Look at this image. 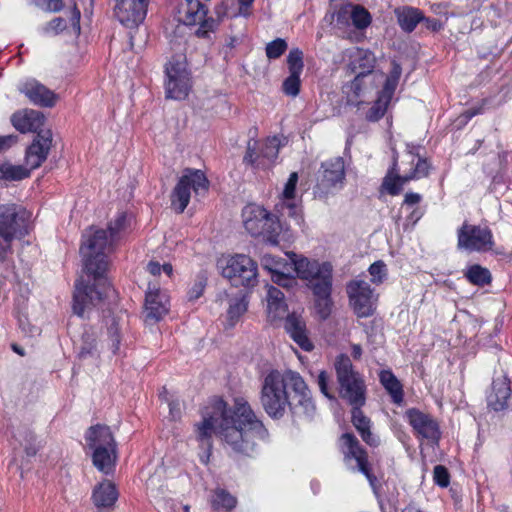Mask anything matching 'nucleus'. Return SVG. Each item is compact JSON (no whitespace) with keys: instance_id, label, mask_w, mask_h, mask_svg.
Here are the masks:
<instances>
[{"instance_id":"26","label":"nucleus","mask_w":512,"mask_h":512,"mask_svg":"<svg viewBox=\"0 0 512 512\" xmlns=\"http://www.w3.org/2000/svg\"><path fill=\"white\" fill-rule=\"evenodd\" d=\"M511 396L510 381L506 375L494 378L492 388L487 396L488 406L495 411H501L507 407Z\"/></svg>"},{"instance_id":"33","label":"nucleus","mask_w":512,"mask_h":512,"mask_svg":"<svg viewBox=\"0 0 512 512\" xmlns=\"http://www.w3.org/2000/svg\"><path fill=\"white\" fill-rule=\"evenodd\" d=\"M379 380L383 387L390 394L392 401L400 405L403 402V388L400 381L390 370H382L379 373Z\"/></svg>"},{"instance_id":"46","label":"nucleus","mask_w":512,"mask_h":512,"mask_svg":"<svg viewBox=\"0 0 512 512\" xmlns=\"http://www.w3.org/2000/svg\"><path fill=\"white\" fill-rule=\"evenodd\" d=\"M287 42L282 38H277L266 45V56L269 59H278L287 49Z\"/></svg>"},{"instance_id":"21","label":"nucleus","mask_w":512,"mask_h":512,"mask_svg":"<svg viewBox=\"0 0 512 512\" xmlns=\"http://www.w3.org/2000/svg\"><path fill=\"white\" fill-rule=\"evenodd\" d=\"M52 145V132L50 130H40L33 142L26 149L25 162L30 170L39 168L47 159Z\"/></svg>"},{"instance_id":"51","label":"nucleus","mask_w":512,"mask_h":512,"mask_svg":"<svg viewBox=\"0 0 512 512\" xmlns=\"http://www.w3.org/2000/svg\"><path fill=\"white\" fill-rule=\"evenodd\" d=\"M433 478L440 487H447L450 483V475L447 468L443 465H436L433 470Z\"/></svg>"},{"instance_id":"31","label":"nucleus","mask_w":512,"mask_h":512,"mask_svg":"<svg viewBox=\"0 0 512 512\" xmlns=\"http://www.w3.org/2000/svg\"><path fill=\"white\" fill-rule=\"evenodd\" d=\"M118 499V491L110 481H104L97 485L92 494V500L99 509L112 507Z\"/></svg>"},{"instance_id":"48","label":"nucleus","mask_w":512,"mask_h":512,"mask_svg":"<svg viewBox=\"0 0 512 512\" xmlns=\"http://www.w3.org/2000/svg\"><path fill=\"white\" fill-rule=\"evenodd\" d=\"M368 271L372 277V282L375 284L382 283L387 275V268L383 261L374 262L370 265Z\"/></svg>"},{"instance_id":"12","label":"nucleus","mask_w":512,"mask_h":512,"mask_svg":"<svg viewBox=\"0 0 512 512\" xmlns=\"http://www.w3.org/2000/svg\"><path fill=\"white\" fill-rule=\"evenodd\" d=\"M280 140L276 137L267 138L259 148V143L254 138L247 142L243 163L253 169H268L278 157Z\"/></svg>"},{"instance_id":"9","label":"nucleus","mask_w":512,"mask_h":512,"mask_svg":"<svg viewBox=\"0 0 512 512\" xmlns=\"http://www.w3.org/2000/svg\"><path fill=\"white\" fill-rule=\"evenodd\" d=\"M346 180L344 159L340 156L328 159L321 163L316 173L314 194L323 198L341 190Z\"/></svg>"},{"instance_id":"42","label":"nucleus","mask_w":512,"mask_h":512,"mask_svg":"<svg viewBox=\"0 0 512 512\" xmlns=\"http://www.w3.org/2000/svg\"><path fill=\"white\" fill-rule=\"evenodd\" d=\"M371 20V15L367 9L360 5H354L351 23L355 28L363 30L371 24Z\"/></svg>"},{"instance_id":"52","label":"nucleus","mask_w":512,"mask_h":512,"mask_svg":"<svg viewBox=\"0 0 512 512\" xmlns=\"http://www.w3.org/2000/svg\"><path fill=\"white\" fill-rule=\"evenodd\" d=\"M298 182V174L297 172H292L288 178V181L285 184L283 190V197L285 199H293L295 196V189Z\"/></svg>"},{"instance_id":"10","label":"nucleus","mask_w":512,"mask_h":512,"mask_svg":"<svg viewBox=\"0 0 512 512\" xmlns=\"http://www.w3.org/2000/svg\"><path fill=\"white\" fill-rule=\"evenodd\" d=\"M285 379V387H289L294 395L290 401L292 413L297 418L312 420L316 414V406L311 397V392L301 375L288 370L282 374Z\"/></svg>"},{"instance_id":"63","label":"nucleus","mask_w":512,"mask_h":512,"mask_svg":"<svg viewBox=\"0 0 512 512\" xmlns=\"http://www.w3.org/2000/svg\"><path fill=\"white\" fill-rule=\"evenodd\" d=\"M80 18H81V12L80 10L77 8L76 5H74L73 7V10H72V18H71V21H72V26L74 28V30L77 32V33H80Z\"/></svg>"},{"instance_id":"49","label":"nucleus","mask_w":512,"mask_h":512,"mask_svg":"<svg viewBox=\"0 0 512 512\" xmlns=\"http://www.w3.org/2000/svg\"><path fill=\"white\" fill-rule=\"evenodd\" d=\"M31 3L46 12H59L64 7L63 0H31Z\"/></svg>"},{"instance_id":"60","label":"nucleus","mask_w":512,"mask_h":512,"mask_svg":"<svg viewBox=\"0 0 512 512\" xmlns=\"http://www.w3.org/2000/svg\"><path fill=\"white\" fill-rule=\"evenodd\" d=\"M18 141V136L17 135H5V136H0V152H3L7 149H9L10 147H12L13 145H15Z\"/></svg>"},{"instance_id":"18","label":"nucleus","mask_w":512,"mask_h":512,"mask_svg":"<svg viewBox=\"0 0 512 512\" xmlns=\"http://www.w3.org/2000/svg\"><path fill=\"white\" fill-rule=\"evenodd\" d=\"M405 418L413 428L417 437L427 439L435 444L441 438L438 422L431 415L416 408H410L405 412Z\"/></svg>"},{"instance_id":"30","label":"nucleus","mask_w":512,"mask_h":512,"mask_svg":"<svg viewBox=\"0 0 512 512\" xmlns=\"http://www.w3.org/2000/svg\"><path fill=\"white\" fill-rule=\"evenodd\" d=\"M394 14L398 25L406 33L413 32L416 26L422 21H430L424 16L421 10L411 6L398 7L394 10Z\"/></svg>"},{"instance_id":"3","label":"nucleus","mask_w":512,"mask_h":512,"mask_svg":"<svg viewBox=\"0 0 512 512\" xmlns=\"http://www.w3.org/2000/svg\"><path fill=\"white\" fill-rule=\"evenodd\" d=\"M86 441L93 449L94 466L108 474L115 466L117 459L116 441L110 428L100 424L91 426L86 433Z\"/></svg>"},{"instance_id":"40","label":"nucleus","mask_w":512,"mask_h":512,"mask_svg":"<svg viewBox=\"0 0 512 512\" xmlns=\"http://www.w3.org/2000/svg\"><path fill=\"white\" fill-rule=\"evenodd\" d=\"M465 277L474 285L483 286L491 282V273L480 265H472L465 272Z\"/></svg>"},{"instance_id":"38","label":"nucleus","mask_w":512,"mask_h":512,"mask_svg":"<svg viewBox=\"0 0 512 512\" xmlns=\"http://www.w3.org/2000/svg\"><path fill=\"white\" fill-rule=\"evenodd\" d=\"M96 339L97 335L94 330L89 329L83 332L78 351V357L80 359L84 360L97 355Z\"/></svg>"},{"instance_id":"19","label":"nucleus","mask_w":512,"mask_h":512,"mask_svg":"<svg viewBox=\"0 0 512 512\" xmlns=\"http://www.w3.org/2000/svg\"><path fill=\"white\" fill-rule=\"evenodd\" d=\"M115 15L127 28L137 27L146 17L148 0H116Z\"/></svg>"},{"instance_id":"34","label":"nucleus","mask_w":512,"mask_h":512,"mask_svg":"<svg viewBox=\"0 0 512 512\" xmlns=\"http://www.w3.org/2000/svg\"><path fill=\"white\" fill-rule=\"evenodd\" d=\"M409 181L403 180V175H398L397 162L394 161L392 167L383 178L381 188L385 190L389 195L396 196L400 194L402 186Z\"/></svg>"},{"instance_id":"32","label":"nucleus","mask_w":512,"mask_h":512,"mask_svg":"<svg viewBox=\"0 0 512 512\" xmlns=\"http://www.w3.org/2000/svg\"><path fill=\"white\" fill-rule=\"evenodd\" d=\"M267 312L271 320L281 319L287 312L283 292L274 286H267Z\"/></svg>"},{"instance_id":"62","label":"nucleus","mask_w":512,"mask_h":512,"mask_svg":"<svg viewBox=\"0 0 512 512\" xmlns=\"http://www.w3.org/2000/svg\"><path fill=\"white\" fill-rule=\"evenodd\" d=\"M422 200V196L419 193L408 192L405 194L403 204L413 206L418 204Z\"/></svg>"},{"instance_id":"13","label":"nucleus","mask_w":512,"mask_h":512,"mask_svg":"<svg viewBox=\"0 0 512 512\" xmlns=\"http://www.w3.org/2000/svg\"><path fill=\"white\" fill-rule=\"evenodd\" d=\"M339 447L347 465L352 460L356 462L351 466L353 471H359L365 475L372 488H375L377 478L372 474L365 449L360 445L358 439L352 433H344L339 439Z\"/></svg>"},{"instance_id":"50","label":"nucleus","mask_w":512,"mask_h":512,"mask_svg":"<svg viewBox=\"0 0 512 512\" xmlns=\"http://www.w3.org/2000/svg\"><path fill=\"white\" fill-rule=\"evenodd\" d=\"M354 4L348 3L342 5L335 13L337 25H349L352 19Z\"/></svg>"},{"instance_id":"11","label":"nucleus","mask_w":512,"mask_h":512,"mask_svg":"<svg viewBox=\"0 0 512 512\" xmlns=\"http://www.w3.org/2000/svg\"><path fill=\"white\" fill-rule=\"evenodd\" d=\"M165 73L166 98L185 99L191 88V78L185 58L183 56L173 57L166 65Z\"/></svg>"},{"instance_id":"28","label":"nucleus","mask_w":512,"mask_h":512,"mask_svg":"<svg viewBox=\"0 0 512 512\" xmlns=\"http://www.w3.org/2000/svg\"><path fill=\"white\" fill-rule=\"evenodd\" d=\"M267 210L259 205H247L242 211L243 224L246 231L254 237H258L263 233V225L267 217Z\"/></svg>"},{"instance_id":"55","label":"nucleus","mask_w":512,"mask_h":512,"mask_svg":"<svg viewBox=\"0 0 512 512\" xmlns=\"http://www.w3.org/2000/svg\"><path fill=\"white\" fill-rule=\"evenodd\" d=\"M161 482V479L157 475H152L146 480V489L152 497H157L160 494L161 485L158 487L157 484Z\"/></svg>"},{"instance_id":"6","label":"nucleus","mask_w":512,"mask_h":512,"mask_svg":"<svg viewBox=\"0 0 512 512\" xmlns=\"http://www.w3.org/2000/svg\"><path fill=\"white\" fill-rule=\"evenodd\" d=\"M208 188L209 181L201 170L186 168L172 191L171 207L177 213H183L189 204L191 190L196 195L202 196Z\"/></svg>"},{"instance_id":"1","label":"nucleus","mask_w":512,"mask_h":512,"mask_svg":"<svg viewBox=\"0 0 512 512\" xmlns=\"http://www.w3.org/2000/svg\"><path fill=\"white\" fill-rule=\"evenodd\" d=\"M195 427L197 439L208 450L211 437L216 434L232 452L249 457L257 452L259 442L269 437L263 422L243 398H236L232 408L220 398L213 400Z\"/></svg>"},{"instance_id":"23","label":"nucleus","mask_w":512,"mask_h":512,"mask_svg":"<svg viewBox=\"0 0 512 512\" xmlns=\"http://www.w3.org/2000/svg\"><path fill=\"white\" fill-rule=\"evenodd\" d=\"M169 311V299L163 291L149 285L145 298V322L154 324Z\"/></svg>"},{"instance_id":"7","label":"nucleus","mask_w":512,"mask_h":512,"mask_svg":"<svg viewBox=\"0 0 512 512\" xmlns=\"http://www.w3.org/2000/svg\"><path fill=\"white\" fill-rule=\"evenodd\" d=\"M31 213L17 204H5L0 206V237L9 243L15 237H23L28 234ZM6 248L0 251V260L4 258Z\"/></svg>"},{"instance_id":"35","label":"nucleus","mask_w":512,"mask_h":512,"mask_svg":"<svg viewBox=\"0 0 512 512\" xmlns=\"http://www.w3.org/2000/svg\"><path fill=\"white\" fill-rule=\"evenodd\" d=\"M131 216L125 212L117 214L115 219L111 220L108 224L107 233L115 243L130 229Z\"/></svg>"},{"instance_id":"25","label":"nucleus","mask_w":512,"mask_h":512,"mask_svg":"<svg viewBox=\"0 0 512 512\" xmlns=\"http://www.w3.org/2000/svg\"><path fill=\"white\" fill-rule=\"evenodd\" d=\"M45 117L42 112L25 109L15 112L11 117V123L20 133L39 132L44 125Z\"/></svg>"},{"instance_id":"5","label":"nucleus","mask_w":512,"mask_h":512,"mask_svg":"<svg viewBox=\"0 0 512 512\" xmlns=\"http://www.w3.org/2000/svg\"><path fill=\"white\" fill-rule=\"evenodd\" d=\"M261 404L265 412L274 419L284 416L287 406H290L285 379L277 370L269 372L262 383Z\"/></svg>"},{"instance_id":"14","label":"nucleus","mask_w":512,"mask_h":512,"mask_svg":"<svg viewBox=\"0 0 512 512\" xmlns=\"http://www.w3.org/2000/svg\"><path fill=\"white\" fill-rule=\"evenodd\" d=\"M297 276L306 281L309 289L316 283L326 281L333 277V267L329 262L310 260L295 253L289 254Z\"/></svg>"},{"instance_id":"16","label":"nucleus","mask_w":512,"mask_h":512,"mask_svg":"<svg viewBox=\"0 0 512 512\" xmlns=\"http://www.w3.org/2000/svg\"><path fill=\"white\" fill-rule=\"evenodd\" d=\"M207 8L200 0H184L179 4L178 20L187 26L199 24L196 31L198 37H207L213 31L216 23L213 19H206Z\"/></svg>"},{"instance_id":"4","label":"nucleus","mask_w":512,"mask_h":512,"mask_svg":"<svg viewBox=\"0 0 512 512\" xmlns=\"http://www.w3.org/2000/svg\"><path fill=\"white\" fill-rule=\"evenodd\" d=\"M339 394L350 405H364L366 402V386L361 375L354 370L350 358L341 354L335 361Z\"/></svg>"},{"instance_id":"37","label":"nucleus","mask_w":512,"mask_h":512,"mask_svg":"<svg viewBox=\"0 0 512 512\" xmlns=\"http://www.w3.org/2000/svg\"><path fill=\"white\" fill-rule=\"evenodd\" d=\"M263 233L260 236L267 242L272 245L278 244V237L282 231V226L280 224L279 218L267 212V217L265 218V225H263Z\"/></svg>"},{"instance_id":"57","label":"nucleus","mask_w":512,"mask_h":512,"mask_svg":"<svg viewBox=\"0 0 512 512\" xmlns=\"http://www.w3.org/2000/svg\"><path fill=\"white\" fill-rule=\"evenodd\" d=\"M262 266L263 268L270 271L273 275H275L278 271H280L281 263L276 260L274 257L270 255H265L262 258Z\"/></svg>"},{"instance_id":"53","label":"nucleus","mask_w":512,"mask_h":512,"mask_svg":"<svg viewBox=\"0 0 512 512\" xmlns=\"http://www.w3.org/2000/svg\"><path fill=\"white\" fill-rule=\"evenodd\" d=\"M272 280L274 283H276L278 286L284 287V288H292L296 285V280L293 277L284 275L280 271H278L275 275L272 276Z\"/></svg>"},{"instance_id":"8","label":"nucleus","mask_w":512,"mask_h":512,"mask_svg":"<svg viewBox=\"0 0 512 512\" xmlns=\"http://www.w3.org/2000/svg\"><path fill=\"white\" fill-rule=\"evenodd\" d=\"M221 274L235 285L254 287L258 282L257 263L247 255L236 254L219 260Z\"/></svg>"},{"instance_id":"22","label":"nucleus","mask_w":512,"mask_h":512,"mask_svg":"<svg viewBox=\"0 0 512 512\" xmlns=\"http://www.w3.org/2000/svg\"><path fill=\"white\" fill-rule=\"evenodd\" d=\"M19 91L24 94L31 103L40 107H53L58 96L52 90L36 79H27L19 85Z\"/></svg>"},{"instance_id":"54","label":"nucleus","mask_w":512,"mask_h":512,"mask_svg":"<svg viewBox=\"0 0 512 512\" xmlns=\"http://www.w3.org/2000/svg\"><path fill=\"white\" fill-rule=\"evenodd\" d=\"M109 339L111 342V349L114 354H116L120 347V334H119V328L116 323H113L109 329Z\"/></svg>"},{"instance_id":"29","label":"nucleus","mask_w":512,"mask_h":512,"mask_svg":"<svg viewBox=\"0 0 512 512\" xmlns=\"http://www.w3.org/2000/svg\"><path fill=\"white\" fill-rule=\"evenodd\" d=\"M352 406V423L362 440L371 447H377L380 443L379 438L371 431V421L361 410L363 405Z\"/></svg>"},{"instance_id":"27","label":"nucleus","mask_w":512,"mask_h":512,"mask_svg":"<svg viewBox=\"0 0 512 512\" xmlns=\"http://www.w3.org/2000/svg\"><path fill=\"white\" fill-rule=\"evenodd\" d=\"M285 330L290 337L305 351L313 349V343L307 336L305 321L301 315L296 313L288 314L284 324Z\"/></svg>"},{"instance_id":"20","label":"nucleus","mask_w":512,"mask_h":512,"mask_svg":"<svg viewBox=\"0 0 512 512\" xmlns=\"http://www.w3.org/2000/svg\"><path fill=\"white\" fill-rule=\"evenodd\" d=\"M349 58V68L351 72L355 74V78L352 83L353 88L358 90L360 88L361 80L373 72L376 57L370 50L355 47L349 50Z\"/></svg>"},{"instance_id":"58","label":"nucleus","mask_w":512,"mask_h":512,"mask_svg":"<svg viewBox=\"0 0 512 512\" xmlns=\"http://www.w3.org/2000/svg\"><path fill=\"white\" fill-rule=\"evenodd\" d=\"M328 381H329V377H328V374L326 373V371H321L317 377V383H318L319 389L324 396H326L329 399H332L333 396L329 393V389H328Z\"/></svg>"},{"instance_id":"24","label":"nucleus","mask_w":512,"mask_h":512,"mask_svg":"<svg viewBox=\"0 0 512 512\" xmlns=\"http://www.w3.org/2000/svg\"><path fill=\"white\" fill-rule=\"evenodd\" d=\"M332 286L333 277L326 281L314 284L310 289L314 296L315 313L321 320H326L332 312Z\"/></svg>"},{"instance_id":"41","label":"nucleus","mask_w":512,"mask_h":512,"mask_svg":"<svg viewBox=\"0 0 512 512\" xmlns=\"http://www.w3.org/2000/svg\"><path fill=\"white\" fill-rule=\"evenodd\" d=\"M237 504V499L224 489H216L212 499V506L215 509L232 510Z\"/></svg>"},{"instance_id":"47","label":"nucleus","mask_w":512,"mask_h":512,"mask_svg":"<svg viewBox=\"0 0 512 512\" xmlns=\"http://www.w3.org/2000/svg\"><path fill=\"white\" fill-rule=\"evenodd\" d=\"M290 75L283 82V91L286 95L297 96L300 91V75L289 72Z\"/></svg>"},{"instance_id":"36","label":"nucleus","mask_w":512,"mask_h":512,"mask_svg":"<svg viewBox=\"0 0 512 512\" xmlns=\"http://www.w3.org/2000/svg\"><path fill=\"white\" fill-rule=\"evenodd\" d=\"M248 300L245 293L242 291L229 301V308L227 311L228 325L233 327L240 317L247 311Z\"/></svg>"},{"instance_id":"39","label":"nucleus","mask_w":512,"mask_h":512,"mask_svg":"<svg viewBox=\"0 0 512 512\" xmlns=\"http://www.w3.org/2000/svg\"><path fill=\"white\" fill-rule=\"evenodd\" d=\"M30 167L18 165L14 166L11 164L0 165V179L19 181L30 176Z\"/></svg>"},{"instance_id":"45","label":"nucleus","mask_w":512,"mask_h":512,"mask_svg":"<svg viewBox=\"0 0 512 512\" xmlns=\"http://www.w3.org/2000/svg\"><path fill=\"white\" fill-rule=\"evenodd\" d=\"M287 64L289 72L293 74H301L303 71V52L299 48H293L287 56Z\"/></svg>"},{"instance_id":"56","label":"nucleus","mask_w":512,"mask_h":512,"mask_svg":"<svg viewBox=\"0 0 512 512\" xmlns=\"http://www.w3.org/2000/svg\"><path fill=\"white\" fill-rule=\"evenodd\" d=\"M397 84H398V82H395L394 80H391V78L387 77L384 87L381 90V92L379 93V96L390 102V100L394 94V91L396 89Z\"/></svg>"},{"instance_id":"44","label":"nucleus","mask_w":512,"mask_h":512,"mask_svg":"<svg viewBox=\"0 0 512 512\" xmlns=\"http://www.w3.org/2000/svg\"><path fill=\"white\" fill-rule=\"evenodd\" d=\"M388 104L389 101L378 95L377 100L366 113V119L370 122H376L381 119L387 110Z\"/></svg>"},{"instance_id":"59","label":"nucleus","mask_w":512,"mask_h":512,"mask_svg":"<svg viewBox=\"0 0 512 512\" xmlns=\"http://www.w3.org/2000/svg\"><path fill=\"white\" fill-rule=\"evenodd\" d=\"M23 434H24L23 435L24 441L26 442V444H25L26 454L28 456H34L37 452L36 448L34 446H32V443L35 441V435L29 430L23 431Z\"/></svg>"},{"instance_id":"17","label":"nucleus","mask_w":512,"mask_h":512,"mask_svg":"<svg viewBox=\"0 0 512 512\" xmlns=\"http://www.w3.org/2000/svg\"><path fill=\"white\" fill-rule=\"evenodd\" d=\"M346 291L350 306L359 318H366L374 313L377 298L366 281L354 279L347 284Z\"/></svg>"},{"instance_id":"15","label":"nucleus","mask_w":512,"mask_h":512,"mask_svg":"<svg viewBox=\"0 0 512 512\" xmlns=\"http://www.w3.org/2000/svg\"><path fill=\"white\" fill-rule=\"evenodd\" d=\"M459 249L470 252H485L494 246L492 231L487 226L472 225L467 222L457 232Z\"/></svg>"},{"instance_id":"61","label":"nucleus","mask_w":512,"mask_h":512,"mask_svg":"<svg viewBox=\"0 0 512 512\" xmlns=\"http://www.w3.org/2000/svg\"><path fill=\"white\" fill-rule=\"evenodd\" d=\"M65 27H66L65 20L61 17H57V18L52 19L49 22L46 30L47 31L51 30V31H54L55 33H59L61 31H63L65 29Z\"/></svg>"},{"instance_id":"43","label":"nucleus","mask_w":512,"mask_h":512,"mask_svg":"<svg viewBox=\"0 0 512 512\" xmlns=\"http://www.w3.org/2000/svg\"><path fill=\"white\" fill-rule=\"evenodd\" d=\"M430 164L427 159L418 157L415 167L407 174L403 175L404 181L418 180L429 175Z\"/></svg>"},{"instance_id":"2","label":"nucleus","mask_w":512,"mask_h":512,"mask_svg":"<svg viewBox=\"0 0 512 512\" xmlns=\"http://www.w3.org/2000/svg\"><path fill=\"white\" fill-rule=\"evenodd\" d=\"M115 244L104 229L91 227L83 234L80 254L84 271L97 282L99 288L96 284L85 282L83 278L76 281L73 295V311L76 315L83 317L87 309L96 306L107 296L110 287L105 273L109 267V255Z\"/></svg>"},{"instance_id":"64","label":"nucleus","mask_w":512,"mask_h":512,"mask_svg":"<svg viewBox=\"0 0 512 512\" xmlns=\"http://www.w3.org/2000/svg\"><path fill=\"white\" fill-rule=\"evenodd\" d=\"M203 290H204V285L201 282L195 284L194 287L189 291V299L190 300L198 299L202 295Z\"/></svg>"}]
</instances>
